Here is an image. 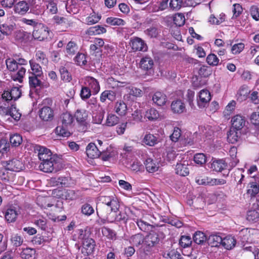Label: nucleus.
<instances>
[{
  "label": "nucleus",
  "instance_id": "1",
  "mask_svg": "<svg viewBox=\"0 0 259 259\" xmlns=\"http://www.w3.org/2000/svg\"><path fill=\"white\" fill-rule=\"evenodd\" d=\"M99 200L100 202L97 204L96 210L97 215L102 221L112 212H117L119 208L118 200L113 196H101Z\"/></svg>",
  "mask_w": 259,
  "mask_h": 259
},
{
  "label": "nucleus",
  "instance_id": "2",
  "mask_svg": "<svg viewBox=\"0 0 259 259\" xmlns=\"http://www.w3.org/2000/svg\"><path fill=\"white\" fill-rule=\"evenodd\" d=\"M35 153H37L39 159L41 161L53 160L55 161V158L57 157L56 154H53L51 150L40 145H36L34 147Z\"/></svg>",
  "mask_w": 259,
  "mask_h": 259
},
{
  "label": "nucleus",
  "instance_id": "3",
  "mask_svg": "<svg viewBox=\"0 0 259 259\" xmlns=\"http://www.w3.org/2000/svg\"><path fill=\"white\" fill-rule=\"evenodd\" d=\"M128 215L126 214L125 211L123 210H117L116 213L112 212L110 214L107 215L104 218V220H102L103 223H104L105 221H107L110 223H113L114 222H120L123 224H126L128 220Z\"/></svg>",
  "mask_w": 259,
  "mask_h": 259
},
{
  "label": "nucleus",
  "instance_id": "4",
  "mask_svg": "<svg viewBox=\"0 0 259 259\" xmlns=\"http://www.w3.org/2000/svg\"><path fill=\"white\" fill-rule=\"evenodd\" d=\"M59 160L60 159L57 157L54 161L49 160L41 162L39 165V168L45 172H57L59 170Z\"/></svg>",
  "mask_w": 259,
  "mask_h": 259
},
{
  "label": "nucleus",
  "instance_id": "5",
  "mask_svg": "<svg viewBox=\"0 0 259 259\" xmlns=\"http://www.w3.org/2000/svg\"><path fill=\"white\" fill-rule=\"evenodd\" d=\"M0 114L2 116H10L16 121H18L21 116V114L14 105L8 107L0 106Z\"/></svg>",
  "mask_w": 259,
  "mask_h": 259
},
{
  "label": "nucleus",
  "instance_id": "6",
  "mask_svg": "<svg viewBox=\"0 0 259 259\" xmlns=\"http://www.w3.org/2000/svg\"><path fill=\"white\" fill-rule=\"evenodd\" d=\"M75 117L79 123V130L82 132L86 131L88 128V122L86 121L88 117L87 111L83 109L77 110L75 113Z\"/></svg>",
  "mask_w": 259,
  "mask_h": 259
},
{
  "label": "nucleus",
  "instance_id": "7",
  "mask_svg": "<svg viewBox=\"0 0 259 259\" xmlns=\"http://www.w3.org/2000/svg\"><path fill=\"white\" fill-rule=\"evenodd\" d=\"M82 247L81 252L84 255H89L95 251L96 246L95 241L91 238H84L83 239Z\"/></svg>",
  "mask_w": 259,
  "mask_h": 259
},
{
  "label": "nucleus",
  "instance_id": "8",
  "mask_svg": "<svg viewBox=\"0 0 259 259\" xmlns=\"http://www.w3.org/2000/svg\"><path fill=\"white\" fill-rule=\"evenodd\" d=\"M231 123L232 127L231 128L245 132L246 120L243 116L238 114L233 116L231 119Z\"/></svg>",
  "mask_w": 259,
  "mask_h": 259
},
{
  "label": "nucleus",
  "instance_id": "9",
  "mask_svg": "<svg viewBox=\"0 0 259 259\" xmlns=\"http://www.w3.org/2000/svg\"><path fill=\"white\" fill-rule=\"evenodd\" d=\"M130 44L134 51L146 52L148 49V47L144 40L138 37L132 38Z\"/></svg>",
  "mask_w": 259,
  "mask_h": 259
},
{
  "label": "nucleus",
  "instance_id": "10",
  "mask_svg": "<svg viewBox=\"0 0 259 259\" xmlns=\"http://www.w3.org/2000/svg\"><path fill=\"white\" fill-rule=\"evenodd\" d=\"M211 100V95L207 90H202L199 93L198 98L197 99V104L199 108L205 107Z\"/></svg>",
  "mask_w": 259,
  "mask_h": 259
},
{
  "label": "nucleus",
  "instance_id": "11",
  "mask_svg": "<svg viewBox=\"0 0 259 259\" xmlns=\"http://www.w3.org/2000/svg\"><path fill=\"white\" fill-rule=\"evenodd\" d=\"M85 84L92 91L93 95L98 94L100 90V87L98 80L91 76H87L85 79Z\"/></svg>",
  "mask_w": 259,
  "mask_h": 259
},
{
  "label": "nucleus",
  "instance_id": "12",
  "mask_svg": "<svg viewBox=\"0 0 259 259\" xmlns=\"http://www.w3.org/2000/svg\"><path fill=\"white\" fill-rule=\"evenodd\" d=\"M19 213V209L14 206H10L5 212V219L8 223H13L16 221L17 218Z\"/></svg>",
  "mask_w": 259,
  "mask_h": 259
},
{
  "label": "nucleus",
  "instance_id": "13",
  "mask_svg": "<svg viewBox=\"0 0 259 259\" xmlns=\"http://www.w3.org/2000/svg\"><path fill=\"white\" fill-rule=\"evenodd\" d=\"M6 167L9 170L18 172L23 169L24 165L20 160L13 159L7 161Z\"/></svg>",
  "mask_w": 259,
  "mask_h": 259
},
{
  "label": "nucleus",
  "instance_id": "14",
  "mask_svg": "<svg viewBox=\"0 0 259 259\" xmlns=\"http://www.w3.org/2000/svg\"><path fill=\"white\" fill-rule=\"evenodd\" d=\"M86 153L89 157L96 158L100 156L101 151L98 149L95 144L90 143L86 147Z\"/></svg>",
  "mask_w": 259,
  "mask_h": 259
},
{
  "label": "nucleus",
  "instance_id": "15",
  "mask_svg": "<svg viewBox=\"0 0 259 259\" xmlns=\"http://www.w3.org/2000/svg\"><path fill=\"white\" fill-rule=\"evenodd\" d=\"M244 134L245 133L242 131L231 128L227 134L228 141L230 143L234 144L241 139V135Z\"/></svg>",
  "mask_w": 259,
  "mask_h": 259
},
{
  "label": "nucleus",
  "instance_id": "16",
  "mask_svg": "<svg viewBox=\"0 0 259 259\" xmlns=\"http://www.w3.org/2000/svg\"><path fill=\"white\" fill-rule=\"evenodd\" d=\"M49 34V31L48 28L45 26H42L37 30H34L32 33V36L34 38L40 41L47 38Z\"/></svg>",
  "mask_w": 259,
  "mask_h": 259
},
{
  "label": "nucleus",
  "instance_id": "17",
  "mask_svg": "<svg viewBox=\"0 0 259 259\" xmlns=\"http://www.w3.org/2000/svg\"><path fill=\"white\" fill-rule=\"evenodd\" d=\"M29 9L28 3L24 1H19L14 6V11L16 14L23 15L25 14Z\"/></svg>",
  "mask_w": 259,
  "mask_h": 259
},
{
  "label": "nucleus",
  "instance_id": "18",
  "mask_svg": "<svg viewBox=\"0 0 259 259\" xmlns=\"http://www.w3.org/2000/svg\"><path fill=\"white\" fill-rule=\"evenodd\" d=\"M140 65L141 68L150 72L152 70L154 62L151 57L146 56L141 59Z\"/></svg>",
  "mask_w": 259,
  "mask_h": 259
},
{
  "label": "nucleus",
  "instance_id": "19",
  "mask_svg": "<svg viewBox=\"0 0 259 259\" xmlns=\"http://www.w3.org/2000/svg\"><path fill=\"white\" fill-rule=\"evenodd\" d=\"M39 115L42 120L49 121L53 118V111L50 107L44 106L39 110Z\"/></svg>",
  "mask_w": 259,
  "mask_h": 259
},
{
  "label": "nucleus",
  "instance_id": "20",
  "mask_svg": "<svg viewBox=\"0 0 259 259\" xmlns=\"http://www.w3.org/2000/svg\"><path fill=\"white\" fill-rule=\"evenodd\" d=\"M78 51V47L76 43L73 41H70L66 45L65 53L67 57H72L75 55Z\"/></svg>",
  "mask_w": 259,
  "mask_h": 259
},
{
  "label": "nucleus",
  "instance_id": "21",
  "mask_svg": "<svg viewBox=\"0 0 259 259\" xmlns=\"http://www.w3.org/2000/svg\"><path fill=\"white\" fill-rule=\"evenodd\" d=\"M176 173L181 176H186L189 174L188 162L184 161L182 163H178L176 167Z\"/></svg>",
  "mask_w": 259,
  "mask_h": 259
},
{
  "label": "nucleus",
  "instance_id": "22",
  "mask_svg": "<svg viewBox=\"0 0 259 259\" xmlns=\"http://www.w3.org/2000/svg\"><path fill=\"white\" fill-rule=\"evenodd\" d=\"M171 109L175 113L181 114L186 111V107L182 100H177L172 102Z\"/></svg>",
  "mask_w": 259,
  "mask_h": 259
},
{
  "label": "nucleus",
  "instance_id": "23",
  "mask_svg": "<svg viewBox=\"0 0 259 259\" xmlns=\"http://www.w3.org/2000/svg\"><path fill=\"white\" fill-rule=\"evenodd\" d=\"M159 241V235L155 232L149 233L145 238V244L149 247L154 246L157 244Z\"/></svg>",
  "mask_w": 259,
  "mask_h": 259
},
{
  "label": "nucleus",
  "instance_id": "24",
  "mask_svg": "<svg viewBox=\"0 0 259 259\" xmlns=\"http://www.w3.org/2000/svg\"><path fill=\"white\" fill-rule=\"evenodd\" d=\"M146 169L149 172H154L159 168V163L151 158H147L145 162Z\"/></svg>",
  "mask_w": 259,
  "mask_h": 259
},
{
  "label": "nucleus",
  "instance_id": "25",
  "mask_svg": "<svg viewBox=\"0 0 259 259\" xmlns=\"http://www.w3.org/2000/svg\"><path fill=\"white\" fill-rule=\"evenodd\" d=\"M236 243V240L234 237L229 235L222 238L221 245L226 249L230 250L235 247Z\"/></svg>",
  "mask_w": 259,
  "mask_h": 259
},
{
  "label": "nucleus",
  "instance_id": "26",
  "mask_svg": "<svg viewBox=\"0 0 259 259\" xmlns=\"http://www.w3.org/2000/svg\"><path fill=\"white\" fill-rule=\"evenodd\" d=\"M152 100L158 106H162L166 103L167 97L164 94L160 92H156L152 97Z\"/></svg>",
  "mask_w": 259,
  "mask_h": 259
},
{
  "label": "nucleus",
  "instance_id": "27",
  "mask_svg": "<svg viewBox=\"0 0 259 259\" xmlns=\"http://www.w3.org/2000/svg\"><path fill=\"white\" fill-rule=\"evenodd\" d=\"M114 110L120 116H124L127 112L126 104L122 100L117 101L115 104Z\"/></svg>",
  "mask_w": 259,
  "mask_h": 259
},
{
  "label": "nucleus",
  "instance_id": "28",
  "mask_svg": "<svg viewBox=\"0 0 259 259\" xmlns=\"http://www.w3.org/2000/svg\"><path fill=\"white\" fill-rule=\"evenodd\" d=\"M227 164L223 159L214 160L211 163L210 168L215 171H221L226 168Z\"/></svg>",
  "mask_w": 259,
  "mask_h": 259
},
{
  "label": "nucleus",
  "instance_id": "29",
  "mask_svg": "<svg viewBox=\"0 0 259 259\" xmlns=\"http://www.w3.org/2000/svg\"><path fill=\"white\" fill-rule=\"evenodd\" d=\"M222 237L218 234L210 235L207 239V242L212 247H217L222 244Z\"/></svg>",
  "mask_w": 259,
  "mask_h": 259
},
{
  "label": "nucleus",
  "instance_id": "30",
  "mask_svg": "<svg viewBox=\"0 0 259 259\" xmlns=\"http://www.w3.org/2000/svg\"><path fill=\"white\" fill-rule=\"evenodd\" d=\"M116 98V93L115 92L111 90H105L103 92L100 97V100L104 103L107 99L110 101H113Z\"/></svg>",
  "mask_w": 259,
  "mask_h": 259
},
{
  "label": "nucleus",
  "instance_id": "31",
  "mask_svg": "<svg viewBox=\"0 0 259 259\" xmlns=\"http://www.w3.org/2000/svg\"><path fill=\"white\" fill-rule=\"evenodd\" d=\"M104 45V41L102 38H96L94 40V44L90 45V49L93 53H100L101 48Z\"/></svg>",
  "mask_w": 259,
  "mask_h": 259
},
{
  "label": "nucleus",
  "instance_id": "32",
  "mask_svg": "<svg viewBox=\"0 0 259 259\" xmlns=\"http://www.w3.org/2000/svg\"><path fill=\"white\" fill-rule=\"evenodd\" d=\"M48 13L55 14L58 12L57 0H44Z\"/></svg>",
  "mask_w": 259,
  "mask_h": 259
},
{
  "label": "nucleus",
  "instance_id": "33",
  "mask_svg": "<svg viewBox=\"0 0 259 259\" xmlns=\"http://www.w3.org/2000/svg\"><path fill=\"white\" fill-rule=\"evenodd\" d=\"M106 32L105 27L100 25H96L90 27L86 31V33L89 35H99L104 33Z\"/></svg>",
  "mask_w": 259,
  "mask_h": 259
},
{
  "label": "nucleus",
  "instance_id": "34",
  "mask_svg": "<svg viewBox=\"0 0 259 259\" xmlns=\"http://www.w3.org/2000/svg\"><path fill=\"white\" fill-rule=\"evenodd\" d=\"M66 11L70 14H75L79 12V6L73 0L68 1L65 4Z\"/></svg>",
  "mask_w": 259,
  "mask_h": 259
},
{
  "label": "nucleus",
  "instance_id": "35",
  "mask_svg": "<svg viewBox=\"0 0 259 259\" xmlns=\"http://www.w3.org/2000/svg\"><path fill=\"white\" fill-rule=\"evenodd\" d=\"M29 64L31 67L32 72H29L30 75H35L37 76H41L42 71L41 66L39 64L35 62L33 60L29 61Z\"/></svg>",
  "mask_w": 259,
  "mask_h": 259
},
{
  "label": "nucleus",
  "instance_id": "36",
  "mask_svg": "<svg viewBox=\"0 0 259 259\" xmlns=\"http://www.w3.org/2000/svg\"><path fill=\"white\" fill-rule=\"evenodd\" d=\"M144 116L150 121H155L159 117V113L157 110L151 108L146 111Z\"/></svg>",
  "mask_w": 259,
  "mask_h": 259
},
{
  "label": "nucleus",
  "instance_id": "37",
  "mask_svg": "<svg viewBox=\"0 0 259 259\" xmlns=\"http://www.w3.org/2000/svg\"><path fill=\"white\" fill-rule=\"evenodd\" d=\"M250 186L247 191V193L250 197H256L259 194V182H251L249 184Z\"/></svg>",
  "mask_w": 259,
  "mask_h": 259
},
{
  "label": "nucleus",
  "instance_id": "38",
  "mask_svg": "<svg viewBox=\"0 0 259 259\" xmlns=\"http://www.w3.org/2000/svg\"><path fill=\"white\" fill-rule=\"evenodd\" d=\"M16 28V25L13 24H0V32L5 35H11Z\"/></svg>",
  "mask_w": 259,
  "mask_h": 259
},
{
  "label": "nucleus",
  "instance_id": "39",
  "mask_svg": "<svg viewBox=\"0 0 259 259\" xmlns=\"http://www.w3.org/2000/svg\"><path fill=\"white\" fill-rule=\"evenodd\" d=\"M62 125L65 126H70L73 121V117L68 113H63L60 116Z\"/></svg>",
  "mask_w": 259,
  "mask_h": 259
},
{
  "label": "nucleus",
  "instance_id": "40",
  "mask_svg": "<svg viewBox=\"0 0 259 259\" xmlns=\"http://www.w3.org/2000/svg\"><path fill=\"white\" fill-rule=\"evenodd\" d=\"M21 257L25 259H35L36 251L34 249L26 248L24 249L21 253Z\"/></svg>",
  "mask_w": 259,
  "mask_h": 259
},
{
  "label": "nucleus",
  "instance_id": "41",
  "mask_svg": "<svg viewBox=\"0 0 259 259\" xmlns=\"http://www.w3.org/2000/svg\"><path fill=\"white\" fill-rule=\"evenodd\" d=\"M73 61L78 65H85L87 63V56L84 54L78 52L74 57Z\"/></svg>",
  "mask_w": 259,
  "mask_h": 259
},
{
  "label": "nucleus",
  "instance_id": "42",
  "mask_svg": "<svg viewBox=\"0 0 259 259\" xmlns=\"http://www.w3.org/2000/svg\"><path fill=\"white\" fill-rule=\"evenodd\" d=\"M250 91L247 85L242 86L238 92V99L240 101L245 100Z\"/></svg>",
  "mask_w": 259,
  "mask_h": 259
},
{
  "label": "nucleus",
  "instance_id": "43",
  "mask_svg": "<svg viewBox=\"0 0 259 259\" xmlns=\"http://www.w3.org/2000/svg\"><path fill=\"white\" fill-rule=\"evenodd\" d=\"M144 241V236L140 233L137 234L131 237L130 242L133 245L139 246L142 244Z\"/></svg>",
  "mask_w": 259,
  "mask_h": 259
},
{
  "label": "nucleus",
  "instance_id": "44",
  "mask_svg": "<svg viewBox=\"0 0 259 259\" xmlns=\"http://www.w3.org/2000/svg\"><path fill=\"white\" fill-rule=\"evenodd\" d=\"M40 77L41 76L29 75V83L31 88H35L41 85V81L39 79Z\"/></svg>",
  "mask_w": 259,
  "mask_h": 259
},
{
  "label": "nucleus",
  "instance_id": "45",
  "mask_svg": "<svg viewBox=\"0 0 259 259\" xmlns=\"http://www.w3.org/2000/svg\"><path fill=\"white\" fill-rule=\"evenodd\" d=\"M143 142L147 145L153 146L157 143V138L152 134H147L144 137Z\"/></svg>",
  "mask_w": 259,
  "mask_h": 259
},
{
  "label": "nucleus",
  "instance_id": "46",
  "mask_svg": "<svg viewBox=\"0 0 259 259\" xmlns=\"http://www.w3.org/2000/svg\"><path fill=\"white\" fill-rule=\"evenodd\" d=\"M101 16L95 12H93L85 19L88 25H93L99 22L101 19Z\"/></svg>",
  "mask_w": 259,
  "mask_h": 259
},
{
  "label": "nucleus",
  "instance_id": "47",
  "mask_svg": "<svg viewBox=\"0 0 259 259\" xmlns=\"http://www.w3.org/2000/svg\"><path fill=\"white\" fill-rule=\"evenodd\" d=\"M6 64L7 68L10 71L14 72L19 68L20 67L18 66L15 59L13 58H8L6 60Z\"/></svg>",
  "mask_w": 259,
  "mask_h": 259
},
{
  "label": "nucleus",
  "instance_id": "48",
  "mask_svg": "<svg viewBox=\"0 0 259 259\" xmlns=\"http://www.w3.org/2000/svg\"><path fill=\"white\" fill-rule=\"evenodd\" d=\"M193 240L197 244H202L206 240V237L203 232L197 231L193 235Z\"/></svg>",
  "mask_w": 259,
  "mask_h": 259
},
{
  "label": "nucleus",
  "instance_id": "49",
  "mask_svg": "<svg viewBox=\"0 0 259 259\" xmlns=\"http://www.w3.org/2000/svg\"><path fill=\"white\" fill-rule=\"evenodd\" d=\"M81 212L84 215L89 217L95 211L92 206L89 203L83 204L80 208Z\"/></svg>",
  "mask_w": 259,
  "mask_h": 259
},
{
  "label": "nucleus",
  "instance_id": "50",
  "mask_svg": "<svg viewBox=\"0 0 259 259\" xmlns=\"http://www.w3.org/2000/svg\"><path fill=\"white\" fill-rule=\"evenodd\" d=\"M163 256L166 258L170 259H181V255L175 249H171L168 251L165 252Z\"/></svg>",
  "mask_w": 259,
  "mask_h": 259
},
{
  "label": "nucleus",
  "instance_id": "51",
  "mask_svg": "<svg viewBox=\"0 0 259 259\" xmlns=\"http://www.w3.org/2000/svg\"><path fill=\"white\" fill-rule=\"evenodd\" d=\"M106 22L113 26H120L124 25L125 24V21L120 18L115 17H108L106 19Z\"/></svg>",
  "mask_w": 259,
  "mask_h": 259
},
{
  "label": "nucleus",
  "instance_id": "52",
  "mask_svg": "<svg viewBox=\"0 0 259 259\" xmlns=\"http://www.w3.org/2000/svg\"><path fill=\"white\" fill-rule=\"evenodd\" d=\"M10 142L12 146L18 147L22 142V138L19 134H15L10 138Z\"/></svg>",
  "mask_w": 259,
  "mask_h": 259
},
{
  "label": "nucleus",
  "instance_id": "53",
  "mask_svg": "<svg viewBox=\"0 0 259 259\" xmlns=\"http://www.w3.org/2000/svg\"><path fill=\"white\" fill-rule=\"evenodd\" d=\"M250 236L249 231L247 228L242 229L239 231L238 237L242 243L248 242Z\"/></svg>",
  "mask_w": 259,
  "mask_h": 259
},
{
  "label": "nucleus",
  "instance_id": "54",
  "mask_svg": "<svg viewBox=\"0 0 259 259\" xmlns=\"http://www.w3.org/2000/svg\"><path fill=\"white\" fill-rule=\"evenodd\" d=\"M33 223L42 230H46L48 228L47 220L44 217L35 219Z\"/></svg>",
  "mask_w": 259,
  "mask_h": 259
},
{
  "label": "nucleus",
  "instance_id": "55",
  "mask_svg": "<svg viewBox=\"0 0 259 259\" xmlns=\"http://www.w3.org/2000/svg\"><path fill=\"white\" fill-rule=\"evenodd\" d=\"M59 70L61 79L63 80L69 82L72 79L71 75L65 67H61Z\"/></svg>",
  "mask_w": 259,
  "mask_h": 259
},
{
  "label": "nucleus",
  "instance_id": "56",
  "mask_svg": "<svg viewBox=\"0 0 259 259\" xmlns=\"http://www.w3.org/2000/svg\"><path fill=\"white\" fill-rule=\"evenodd\" d=\"M35 58L37 61L42 64L46 65L48 60L46 54L41 51H37L35 54Z\"/></svg>",
  "mask_w": 259,
  "mask_h": 259
},
{
  "label": "nucleus",
  "instance_id": "57",
  "mask_svg": "<svg viewBox=\"0 0 259 259\" xmlns=\"http://www.w3.org/2000/svg\"><path fill=\"white\" fill-rule=\"evenodd\" d=\"M207 158L206 155L201 153L196 154L194 156V161L196 164L202 165L206 162Z\"/></svg>",
  "mask_w": 259,
  "mask_h": 259
},
{
  "label": "nucleus",
  "instance_id": "58",
  "mask_svg": "<svg viewBox=\"0 0 259 259\" xmlns=\"http://www.w3.org/2000/svg\"><path fill=\"white\" fill-rule=\"evenodd\" d=\"M68 127V126H63V125H62L61 126L59 125L55 129L56 133L58 135L61 136L63 137H68L70 135V132L67 129Z\"/></svg>",
  "mask_w": 259,
  "mask_h": 259
},
{
  "label": "nucleus",
  "instance_id": "59",
  "mask_svg": "<svg viewBox=\"0 0 259 259\" xmlns=\"http://www.w3.org/2000/svg\"><path fill=\"white\" fill-rule=\"evenodd\" d=\"M17 70L16 74L12 76V78L15 81L21 82L25 74L26 69L23 67L20 66Z\"/></svg>",
  "mask_w": 259,
  "mask_h": 259
},
{
  "label": "nucleus",
  "instance_id": "60",
  "mask_svg": "<svg viewBox=\"0 0 259 259\" xmlns=\"http://www.w3.org/2000/svg\"><path fill=\"white\" fill-rule=\"evenodd\" d=\"M92 91L86 85L82 87L80 92V96L82 100H86L90 98L92 95Z\"/></svg>",
  "mask_w": 259,
  "mask_h": 259
},
{
  "label": "nucleus",
  "instance_id": "61",
  "mask_svg": "<svg viewBox=\"0 0 259 259\" xmlns=\"http://www.w3.org/2000/svg\"><path fill=\"white\" fill-rule=\"evenodd\" d=\"M62 195L65 199L68 200H73L78 198V195L73 190H67Z\"/></svg>",
  "mask_w": 259,
  "mask_h": 259
},
{
  "label": "nucleus",
  "instance_id": "62",
  "mask_svg": "<svg viewBox=\"0 0 259 259\" xmlns=\"http://www.w3.org/2000/svg\"><path fill=\"white\" fill-rule=\"evenodd\" d=\"M119 122V118L115 115L113 114H108L106 119V124L109 126H112Z\"/></svg>",
  "mask_w": 259,
  "mask_h": 259
},
{
  "label": "nucleus",
  "instance_id": "63",
  "mask_svg": "<svg viewBox=\"0 0 259 259\" xmlns=\"http://www.w3.org/2000/svg\"><path fill=\"white\" fill-rule=\"evenodd\" d=\"M259 218V213L255 209L250 210L247 213V220L250 222H256Z\"/></svg>",
  "mask_w": 259,
  "mask_h": 259
},
{
  "label": "nucleus",
  "instance_id": "64",
  "mask_svg": "<svg viewBox=\"0 0 259 259\" xmlns=\"http://www.w3.org/2000/svg\"><path fill=\"white\" fill-rule=\"evenodd\" d=\"M174 23L178 26H182L185 24V18L182 14H176L173 18Z\"/></svg>",
  "mask_w": 259,
  "mask_h": 259
}]
</instances>
